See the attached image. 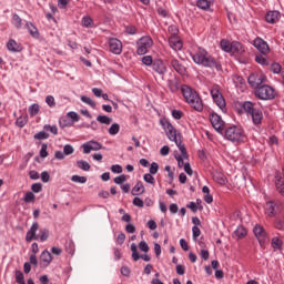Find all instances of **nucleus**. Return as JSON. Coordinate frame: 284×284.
<instances>
[{
    "instance_id": "obj_1",
    "label": "nucleus",
    "mask_w": 284,
    "mask_h": 284,
    "mask_svg": "<svg viewBox=\"0 0 284 284\" xmlns=\"http://www.w3.org/2000/svg\"><path fill=\"white\" fill-rule=\"evenodd\" d=\"M191 57L197 65H203L204 68H215L217 72L223 70L221 62L216 61L205 49L199 48L195 53H191Z\"/></svg>"
},
{
    "instance_id": "obj_2",
    "label": "nucleus",
    "mask_w": 284,
    "mask_h": 284,
    "mask_svg": "<svg viewBox=\"0 0 284 284\" xmlns=\"http://www.w3.org/2000/svg\"><path fill=\"white\" fill-rule=\"evenodd\" d=\"M182 95L184 97L186 103L193 108L196 112H203V99L199 95L196 90L192 87L184 84L181 87Z\"/></svg>"
},
{
    "instance_id": "obj_3",
    "label": "nucleus",
    "mask_w": 284,
    "mask_h": 284,
    "mask_svg": "<svg viewBox=\"0 0 284 284\" xmlns=\"http://www.w3.org/2000/svg\"><path fill=\"white\" fill-rule=\"evenodd\" d=\"M240 112H245V114L252 118L254 125H261V123H263V111L254 108V104L251 101L240 103Z\"/></svg>"
},
{
    "instance_id": "obj_4",
    "label": "nucleus",
    "mask_w": 284,
    "mask_h": 284,
    "mask_svg": "<svg viewBox=\"0 0 284 284\" xmlns=\"http://www.w3.org/2000/svg\"><path fill=\"white\" fill-rule=\"evenodd\" d=\"M224 139L231 141V143L245 142V131L241 126L232 125L224 129Z\"/></svg>"
},
{
    "instance_id": "obj_5",
    "label": "nucleus",
    "mask_w": 284,
    "mask_h": 284,
    "mask_svg": "<svg viewBox=\"0 0 284 284\" xmlns=\"http://www.w3.org/2000/svg\"><path fill=\"white\" fill-rule=\"evenodd\" d=\"M255 97L261 101H272V99H276V91L267 84H262L255 90Z\"/></svg>"
},
{
    "instance_id": "obj_6",
    "label": "nucleus",
    "mask_w": 284,
    "mask_h": 284,
    "mask_svg": "<svg viewBox=\"0 0 284 284\" xmlns=\"http://www.w3.org/2000/svg\"><path fill=\"white\" fill-rule=\"evenodd\" d=\"M161 125H162L169 141H172L173 143H179V139H181V133H179V131H176L174 125H172V123H170L168 121L161 122Z\"/></svg>"
},
{
    "instance_id": "obj_7",
    "label": "nucleus",
    "mask_w": 284,
    "mask_h": 284,
    "mask_svg": "<svg viewBox=\"0 0 284 284\" xmlns=\"http://www.w3.org/2000/svg\"><path fill=\"white\" fill-rule=\"evenodd\" d=\"M211 97H212L214 103L217 105V108H220V110L223 111L225 109V98L221 93V89H220L219 84H214L212 87Z\"/></svg>"
},
{
    "instance_id": "obj_8",
    "label": "nucleus",
    "mask_w": 284,
    "mask_h": 284,
    "mask_svg": "<svg viewBox=\"0 0 284 284\" xmlns=\"http://www.w3.org/2000/svg\"><path fill=\"white\" fill-rule=\"evenodd\" d=\"M154 41L150 37H142L138 41V49H136V54L142 57L143 54H148V50L152 48Z\"/></svg>"
},
{
    "instance_id": "obj_9",
    "label": "nucleus",
    "mask_w": 284,
    "mask_h": 284,
    "mask_svg": "<svg viewBox=\"0 0 284 284\" xmlns=\"http://www.w3.org/2000/svg\"><path fill=\"white\" fill-rule=\"evenodd\" d=\"M210 122L211 125H213L215 132L219 134H223L225 132V122L223 121V118L216 113H211L210 114Z\"/></svg>"
},
{
    "instance_id": "obj_10",
    "label": "nucleus",
    "mask_w": 284,
    "mask_h": 284,
    "mask_svg": "<svg viewBox=\"0 0 284 284\" xmlns=\"http://www.w3.org/2000/svg\"><path fill=\"white\" fill-rule=\"evenodd\" d=\"M153 72H156L161 79H164L165 74L168 73V65L161 59L153 60V64L151 65Z\"/></svg>"
},
{
    "instance_id": "obj_11",
    "label": "nucleus",
    "mask_w": 284,
    "mask_h": 284,
    "mask_svg": "<svg viewBox=\"0 0 284 284\" xmlns=\"http://www.w3.org/2000/svg\"><path fill=\"white\" fill-rule=\"evenodd\" d=\"M263 81H265V77L258 73H252L247 79L248 85L254 90H258L263 85Z\"/></svg>"
},
{
    "instance_id": "obj_12",
    "label": "nucleus",
    "mask_w": 284,
    "mask_h": 284,
    "mask_svg": "<svg viewBox=\"0 0 284 284\" xmlns=\"http://www.w3.org/2000/svg\"><path fill=\"white\" fill-rule=\"evenodd\" d=\"M82 148L83 154H90V152H99V150H103V144L91 140L82 144Z\"/></svg>"
},
{
    "instance_id": "obj_13",
    "label": "nucleus",
    "mask_w": 284,
    "mask_h": 284,
    "mask_svg": "<svg viewBox=\"0 0 284 284\" xmlns=\"http://www.w3.org/2000/svg\"><path fill=\"white\" fill-rule=\"evenodd\" d=\"M253 45L254 48H256V50H258L260 53L264 55L270 54V44H267V42L263 40V38L261 37L255 38L253 41Z\"/></svg>"
},
{
    "instance_id": "obj_14",
    "label": "nucleus",
    "mask_w": 284,
    "mask_h": 284,
    "mask_svg": "<svg viewBox=\"0 0 284 284\" xmlns=\"http://www.w3.org/2000/svg\"><path fill=\"white\" fill-rule=\"evenodd\" d=\"M109 50L113 54H121L123 52V43L116 38L109 39Z\"/></svg>"
},
{
    "instance_id": "obj_15",
    "label": "nucleus",
    "mask_w": 284,
    "mask_h": 284,
    "mask_svg": "<svg viewBox=\"0 0 284 284\" xmlns=\"http://www.w3.org/2000/svg\"><path fill=\"white\" fill-rule=\"evenodd\" d=\"M38 231H39V222H33L26 235L27 243H30V241H39V235H37Z\"/></svg>"
},
{
    "instance_id": "obj_16",
    "label": "nucleus",
    "mask_w": 284,
    "mask_h": 284,
    "mask_svg": "<svg viewBox=\"0 0 284 284\" xmlns=\"http://www.w3.org/2000/svg\"><path fill=\"white\" fill-rule=\"evenodd\" d=\"M253 232L260 244H263L265 243V241H267V232H265V229L263 226L255 225Z\"/></svg>"
},
{
    "instance_id": "obj_17",
    "label": "nucleus",
    "mask_w": 284,
    "mask_h": 284,
    "mask_svg": "<svg viewBox=\"0 0 284 284\" xmlns=\"http://www.w3.org/2000/svg\"><path fill=\"white\" fill-rule=\"evenodd\" d=\"M171 67L173 68V70H175V72H178V74H181V77H185L187 74V69L185 68V65H183V63H181L176 59L171 60Z\"/></svg>"
},
{
    "instance_id": "obj_18",
    "label": "nucleus",
    "mask_w": 284,
    "mask_h": 284,
    "mask_svg": "<svg viewBox=\"0 0 284 284\" xmlns=\"http://www.w3.org/2000/svg\"><path fill=\"white\" fill-rule=\"evenodd\" d=\"M278 204H276L274 201H268L265 204V215L270 216L271 219H274L276 216Z\"/></svg>"
},
{
    "instance_id": "obj_19",
    "label": "nucleus",
    "mask_w": 284,
    "mask_h": 284,
    "mask_svg": "<svg viewBox=\"0 0 284 284\" xmlns=\"http://www.w3.org/2000/svg\"><path fill=\"white\" fill-rule=\"evenodd\" d=\"M266 23H278L281 21V12L277 10L268 11L265 16Z\"/></svg>"
},
{
    "instance_id": "obj_20",
    "label": "nucleus",
    "mask_w": 284,
    "mask_h": 284,
    "mask_svg": "<svg viewBox=\"0 0 284 284\" xmlns=\"http://www.w3.org/2000/svg\"><path fill=\"white\" fill-rule=\"evenodd\" d=\"M169 45H170V48H172V50H175V52H176L178 50H182L183 42H181V40H179V38L176 36H171L169 38Z\"/></svg>"
},
{
    "instance_id": "obj_21",
    "label": "nucleus",
    "mask_w": 284,
    "mask_h": 284,
    "mask_svg": "<svg viewBox=\"0 0 284 284\" xmlns=\"http://www.w3.org/2000/svg\"><path fill=\"white\" fill-rule=\"evenodd\" d=\"M40 261L43 263V267H48L50 263H52V253L49 252L48 250L42 251L40 255Z\"/></svg>"
},
{
    "instance_id": "obj_22",
    "label": "nucleus",
    "mask_w": 284,
    "mask_h": 284,
    "mask_svg": "<svg viewBox=\"0 0 284 284\" xmlns=\"http://www.w3.org/2000/svg\"><path fill=\"white\" fill-rule=\"evenodd\" d=\"M131 194L133 196H141V194H145V186L143 182L139 181L132 189Z\"/></svg>"
},
{
    "instance_id": "obj_23",
    "label": "nucleus",
    "mask_w": 284,
    "mask_h": 284,
    "mask_svg": "<svg viewBox=\"0 0 284 284\" xmlns=\"http://www.w3.org/2000/svg\"><path fill=\"white\" fill-rule=\"evenodd\" d=\"M7 48H8L9 52H21V50H23L21 48V44L17 43V41L14 39H10L8 41Z\"/></svg>"
},
{
    "instance_id": "obj_24",
    "label": "nucleus",
    "mask_w": 284,
    "mask_h": 284,
    "mask_svg": "<svg viewBox=\"0 0 284 284\" xmlns=\"http://www.w3.org/2000/svg\"><path fill=\"white\" fill-rule=\"evenodd\" d=\"M26 27L28 32L31 34L33 39H39L40 37L39 29H37V27H34L32 22H27Z\"/></svg>"
},
{
    "instance_id": "obj_25",
    "label": "nucleus",
    "mask_w": 284,
    "mask_h": 284,
    "mask_svg": "<svg viewBox=\"0 0 284 284\" xmlns=\"http://www.w3.org/2000/svg\"><path fill=\"white\" fill-rule=\"evenodd\" d=\"M234 236L236 239H245V236H247V230H245V226H237L234 231Z\"/></svg>"
},
{
    "instance_id": "obj_26",
    "label": "nucleus",
    "mask_w": 284,
    "mask_h": 284,
    "mask_svg": "<svg viewBox=\"0 0 284 284\" xmlns=\"http://www.w3.org/2000/svg\"><path fill=\"white\" fill-rule=\"evenodd\" d=\"M16 125H17V128H26V125H28V114L20 115L16 120Z\"/></svg>"
},
{
    "instance_id": "obj_27",
    "label": "nucleus",
    "mask_w": 284,
    "mask_h": 284,
    "mask_svg": "<svg viewBox=\"0 0 284 284\" xmlns=\"http://www.w3.org/2000/svg\"><path fill=\"white\" fill-rule=\"evenodd\" d=\"M12 21H13L14 28H17V30H21V28L23 26V20L21 19V17H19V14L14 13L12 16Z\"/></svg>"
},
{
    "instance_id": "obj_28",
    "label": "nucleus",
    "mask_w": 284,
    "mask_h": 284,
    "mask_svg": "<svg viewBox=\"0 0 284 284\" xmlns=\"http://www.w3.org/2000/svg\"><path fill=\"white\" fill-rule=\"evenodd\" d=\"M98 123H101L102 125H110L112 123V118L108 115H98L97 116Z\"/></svg>"
},
{
    "instance_id": "obj_29",
    "label": "nucleus",
    "mask_w": 284,
    "mask_h": 284,
    "mask_svg": "<svg viewBox=\"0 0 284 284\" xmlns=\"http://www.w3.org/2000/svg\"><path fill=\"white\" fill-rule=\"evenodd\" d=\"M242 48H243V44H241V42L233 41L231 43V51L230 52L232 54H236V53L241 52Z\"/></svg>"
},
{
    "instance_id": "obj_30",
    "label": "nucleus",
    "mask_w": 284,
    "mask_h": 284,
    "mask_svg": "<svg viewBox=\"0 0 284 284\" xmlns=\"http://www.w3.org/2000/svg\"><path fill=\"white\" fill-rule=\"evenodd\" d=\"M41 111V106L37 103L31 104L29 106V114L30 116H37V114H39V112Z\"/></svg>"
},
{
    "instance_id": "obj_31",
    "label": "nucleus",
    "mask_w": 284,
    "mask_h": 284,
    "mask_svg": "<svg viewBox=\"0 0 284 284\" xmlns=\"http://www.w3.org/2000/svg\"><path fill=\"white\" fill-rule=\"evenodd\" d=\"M77 166L79 170H83V172H89L90 170V163H88L85 160L77 161Z\"/></svg>"
},
{
    "instance_id": "obj_32",
    "label": "nucleus",
    "mask_w": 284,
    "mask_h": 284,
    "mask_svg": "<svg viewBox=\"0 0 284 284\" xmlns=\"http://www.w3.org/2000/svg\"><path fill=\"white\" fill-rule=\"evenodd\" d=\"M36 141H45V139H50V134L45 133V131H40L33 135Z\"/></svg>"
},
{
    "instance_id": "obj_33",
    "label": "nucleus",
    "mask_w": 284,
    "mask_h": 284,
    "mask_svg": "<svg viewBox=\"0 0 284 284\" xmlns=\"http://www.w3.org/2000/svg\"><path fill=\"white\" fill-rule=\"evenodd\" d=\"M121 130V125H119V123H113L110 128H109V134L111 136H116V133L120 132Z\"/></svg>"
},
{
    "instance_id": "obj_34",
    "label": "nucleus",
    "mask_w": 284,
    "mask_h": 284,
    "mask_svg": "<svg viewBox=\"0 0 284 284\" xmlns=\"http://www.w3.org/2000/svg\"><path fill=\"white\" fill-rule=\"evenodd\" d=\"M220 45L224 52H231L232 50V43H230V41L227 40H221Z\"/></svg>"
},
{
    "instance_id": "obj_35",
    "label": "nucleus",
    "mask_w": 284,
    "mask_h": 284,
    "mask_svg": "<svg viewBox=\"0 0 284 284\" xmlns=\"http://www.w3.org/2000/svg\"><path fill=\"white\" fill-rule=\"evenodd\" d=\"M272 247H273V250H281V247H283V241L278 237H273L272 239Z\"/></svg>"
},
{
    "instance_id": "obj_36",
    "label": "nucleus",
    "mask_w": 284,
    "mask_h": 284,
    "mask_svg": "<svg viewBox=\"0 0 284 284\" xmlns=\"http://www.w3.org/2000/svg\"><path fill=\"white\" fill-rule=\"evenodd\" d=\"M16 283L26 284V276L23 275V272L16 271Z\"/></svg>"
},
{
    "instance_id": "obj_37",
    "label": "nucleus",
    "mask_w": 284,
    "mask_h": 284,
    "mask_svg": "<svg viewBox=\"0 0 284 284\" xmlns=\"http://www.w3.org/2000/svg\"><path fill=\"white\" fill-rule=\"evenodd\" d=\"M211 2L209 0H197L196 6L201 10H207L210 8Z\"/></svg>"
},
{
    "instance_id": "obj_38",
    "label": "nucleus",
    "mask_w": 284,
    "mask_h": 284,
    "mask_svg": "<svg viewBox=\"0 0 284 284\" xmlns=\"http://www.w3.org/2000/svg\"><path fill=\"white\" fill-rule=\"evenodd\" d=\"M59 123H60V128H70V125H72V121H70L69 116L61 118Z\"/></svg>"
},
{
    "instance_id": "obj_39",
    "label": "nucleus",
    "mask_w": 284,
    "mask_h": 284,
    "mask_svg": "<svg viewBox=\"0 0 284 284\" xmlns=\"http://www.w3.org/2000/svg\"><path fill=\"white\" fill-rule=\"evenodd\" d=\"M255 61L260 65H270V62H267V59L265 57H263V54L255 55Z\"/></svg>"
},
{
    "instance_id": "obj_40",
    "label": "nucleus",
    "mask_w": 284,
    "mask_h": 284,
    "mask_svg": "<svg viewBox=\"0 0 284 284\" xmlns=\"http://www.w3.org/2000/svg\"><path fill=\"white\" fill-rule=\"evenodd\" d=\"M40 241L43 243L45 242L48 239H50V231L48 229H42L40 230Z\"/></svg>"
},
{
    "instance_id": "obj_41",
    "label": "nucleus",
    "mask_w": 284,
    "mask_h": 284,
    "mask_svg": "<svg viewBox=\"0 0 284 284\" xmlns=\"http://www.w3.org/2000/svg\"><path fill=\"white\" fill-rule=\"evenodd\" d=\"M71 181L73 182V183H88V178H85V176H80V175H72L71 176Z\"/></svg>"
},
{
    "instance_id": "obj_42",
    "label": "nucleus",
    "mask_w": 284,
    "mask_h": 284,
    "mask_svg": "<svg viewBox=\"0 0 284 284\" xmlns=\"http://www.w3.org/2000/svg\"><path fill=\"white\" fill-rule=\"evenodd\" d=\"M82 103H87V105H91L92 108H97V102L90 99L88 95H82L81 98Z\"/></svg>"
},
{
    "instance_id": "obj_43",
    "label": "nucleus",
    "mask_w": 284,
    "mask_h": 284,
    "mask_svg": "<svg viewBox=\"0 0 284 284\" xmlns=\"http://www.w3.org/2000/svg\"><path fill=\"white\" fill-rule=\"evenodd\" d=\"M43 130H47V132H51V134H59V128H57V125H50V124H45L43 126Z\"/></svg>"
},
{
    "instance_id": "obj_44",
    "label": "nucleus",
    "mask_w": 284,
    "mask_h": 284,
    "mask_svg": "<svg viewBox=\"0 0 284 284\" xmlns=\"http://www.w3.org/2000/svg\"><path fill=\"white\" fill-rule=\"evenodd\" d=\"M65 252H68V254H74V242L72 240L67 241Z\"/></svg>"
},
{
    "instance_id": "obj_45",
    "label": "nucleus",
    "mask_w": 284,
    "mask_h": 284,
    "mask_svg": "<svg viewBox=\"0 0 284 284\" xmlns=\"http://www.w3.org/2000/svg\"><path fill=\"white\" fill-rule=\"evenodd\" d=\"M214 181H216V183H219L220 185H225L227 183V179H225V175L221 173L214 176Z\"/></svg>"
},
{
    "instance_id": "obj_46",
    "label": "nucleus",
    "mask_w": 284,
    "mask_h": 284,
    "mask_svg": "<svg viewBox=\"0 0 284 284\" xmlns=\"http://www.w3.org/2000/svg\"><path fill=\"white\" fill-rule=\"evenodd\" d=\"M63 153L64 156H70V154H74V146H72V144H65L63 146Z\"/></svg>"
},
{
    "instance_id": "obj_47",
    "label": "nucleus",
    "mask_w": 284,
    "mask_h": 284,
    "mask_svg": "<svg viewBox=\"0 0 284 284\" xmlns=\"http://www.w3.org/2000/svg\"><path fill=\"white\" fill-rule=\"evenodd\" d=\"M34 199H37V196L34 195V193L32 192H27L24 195V203H34Z\"/></svg>"
},
{
    "instance_id": "obj_48",
    "label": "nucleus",
    "mask_w": 284,
    "mask_h": 284,
    "mask_svg": "<svg viewBox=\"0 0 284 284\" xmlns=\"http://www.w3.org/2000/svg\"><path fill=\"white\" fill-rule=\"evenodd\" d=\"M175 144H176V146L179 148V150H180V152H181L183 159H187V149H185V145H183V144L181 143V141H178V143H175Z\"/></svg>"
},
{
    "instance_id": "obj_49",
    "label": "nucleus",
    "mask_w": 284,
    "mask_h": 284,
    "mask_svg": "<svg viewBox=\"0 0 284 284\" xmlns=\"http://www.w3.org/2000/svg\"><path fill=\"white\" fill-rule=\"evenodd\" d=\"M169 88H170L171 92H176V90H179V80H176V79L170 80Z\"/></svg>"
},
{
    "instance_id": "obj_50",
    "label": "nucleus",
    "mask_w": 284,
    "mask_h": 284,
    "mask_svg": "<svg viewBox=\"0 0 284 284\" xmlns=\"http://www.w3.org/2000/svg\"><path fill=\"white\" fill-rule=\"evenodd\" d=\"M93 20L92 18L85 16L82 18V26L83 28H92Z\"/></svg>"
},
{
    "instance_id": "obj_51",
    "label": "nucleus",
    "mask_w": 284,
    "mask_h": 284,
    "mask_svg": "<svg viewBox=\"0 0 284 284\" xmlns=\"http://www.w3.org/2000/svg\"><path fill=\"white\" fill-rule=\"evenodd\" d=\"M67 116H68L69 119H72V122H73V123L79 122L80 119H81V116H79V113H77V112H74V111H70V112L67 114Z\"/></svg>"
},
{
    "instance_id": "obj_52",
    "label": "nucleus",
    "mask_w": 284,
    "mask_h": 284,
    "mask_svg": "<svg viewBox=\"0 0 284 284\" xmlns=\"http://www.w3.org/2000/svg\"><path fill=\"white\" fill-rule=\"evenodd\" d=\"M126 181H128V178L125 176V174L114 178V183L116 185H123V183H125Z\"/></svg>"
},
{
    "instance_id": "obj_53",
    "label": "nucleus",
    "mask_w": 284,
    "mask_h": 284,
    "mask_svg": "<svg viewBox=\"0 0 284 284\" xmlns=\"http://www.w3.org/2000/svg\"><path fill=\"white\" fill-rule=\"evenodd\" d=\"M45 103H47V105H49V108H55V105H57V101L54 100V97H52V95H47Z\"/></svg>"
},
{
    "instance_id": "obj_54",
    "label": "nucleus",
    "mask_w": 284,
    "mask_h": 284,
    "mask_svg": "<svg viewBox=\"0 0 284 284\" xmlns=\"http://www.w3.org/2000/svg\"><path fill=\"white\" fill-rule=\"evenodd\" d=\"M143 180L145 181V183H150L151 185H154L155 180L154 176H152V173H145L143 176Z\"/></svg>"
},
{
    "instance_id": "obj_55",
    "label": "nucleus",
    "mask_w": 284,
    "mask_h": 284,
    "mask_svg": "<svg viewBox=\"0 0 284 284\" xmlns=\"http://www.w3.org/2000/svg\"><path fill=\"white\" fill-rule=\"evenodd\" d=\"M133 205H134L135 207H143V206L145 205V202H144L143 200H141V197L135 196V197L133 199Z\"/></svg>"
},
{
    "instance_id": "obj_56",
    "label": "nucleus",
    "mask_w": 284,
    "mask_h": 284,
    "mask_svg": "<svg viewBox=\"0 0 284 284\" xmlns=\"http://www.w3.org/2000/svg\"><path fill=\"white\" fill-rule=\"evenodd\" d=\"M43 190V184L41 183H34L31 185V191L34 192L36 194H39Z\"/></svg>"
},
{
    "instance_id": "obj_57",
    "label": "nucleus",
    "mask_w": 284,
    "mask_h": 284,
    "mask_svg": "<svg viewBox=\"0 0 284 284\" xmlns=\"http://www.w3.org/2000/svg\"><path fill=\"white\" fill-rule=\"evenodd\" d=\"M40 156H41V159L48 158V144L43 143L41 145Z\"/></svg>"
},
{
    "instance_id": "obj_58",
    "label": "nucleus",
    "mask_w": 284,
    "mask_h": 284,
    "mask_svg": "<svg viewBox=\"0 0 284 284\" xmlns=\"http://www.w3.org/2000/svg\"><path fill=\"white\" fill-rule=\"evenodd\" d=\"M139 248L141 250V252H145V253L150 252V246L148 245V242H145V241H141L139 243Z\"/></svg>"
},
{
    "instance_id": "obj_59",
    "label": "nucleus",
    "mask_w": 284,
    "mask_h": 284,
    "mask_svg": "<svg viewBox=\"0 0 284 284\" xmlns=\"http://www.w3.org/2000/svg\"><path fill=\"white\" fill-rule=\"evenodd\" d=\"M111 172H113V174H121V172H123V166L119 164H113L111 166Z\"/></svg>"
},
{
    "instance_id": "obj_60",
    "label": "nucleus",
    "mask_w": 284,
    "mask_h": 284,
    "mask_svg": "<svg viewBox=\"0 0 284 284\" xmlns=\"http://www.w3.org/2000/svg\"><path fill=\"white\" fill-rule=\"evenodd\" d=\"M142 63H143L144 65H153L154 60H152L151 55H144V57L142 58Z\"/></svg>"
},
{
    "instance_id": "obj_61",
    "label": "nucleus",
    "mask_w": 284,
    "mask_h": 284,
    "mask_svg": "<svg viewBox=\"0 0 284 284\" xmlns=\"http://www.w3.org/2000/svg\"><path fill=\"white\" fill-rule=\"evenodd\" d=\"M271 71L274 73V74H278V72H281V64L278 62H274L272 65H271Z\"/></svg>"
},
{
    "instance_id": "obj_62",
    "label": "nucleus",
    "mask_w": 284,
    "mask_h": 284,
    "mask_svg": "<svg viewBox=\"0 0 284 284\" xmlns=\"http://www.w3.org/2000/svg\"><path fill=\"white\" fill-rule=\"evenodd\" d=\"M41 181L42 183H50V173L48 171L41 173Z\"/></svg>"
},
{
    "instance_id": "obj_63",
    "label": "nucleus",
    "mask_w": 284,
    "mask_h": 284,
    "mask_svg": "<svg viewBox=\"0 0 284 284\" xmlns=\"http://www.w3.org/2000/svg\"><path fill=\"white\" fill-rule=\"evenodd\" d=\"M192 232H193V239L194 241H196V239L201 236V229L199 226H193Z\"/></svg>"
},
{
    "instance_id": "obj_64",
    "label": "nucleus",
    "mask_w": 284,
    "mask_h": 284,
    "mask_svg": "<svg viewBox=\"0 0 284 284\" xmlns=\"http://www.w3.org/2000/svg\"><path fill=\"white\" fill-rule=\"evenodd\" d=\"M150 174H156L159 172V164L156 162H153L149 170Z\"/></svg>"
}]
</instances>
